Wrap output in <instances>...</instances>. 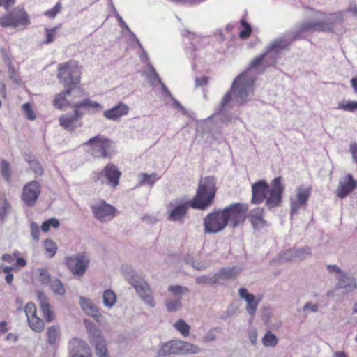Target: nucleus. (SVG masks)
Returning a JSON list of instances; mask_svg holds the SVG:
<instances>
[{
    "instance_id": "obj_27",
    "label": "nucleus",
    "mask_w": 357,
    "mask_h": 357,
    "mask_svg": "<svg viewBox=\"0 0 357 357\" xmlns=\"http://www.w3.org/2000/svg\"><path fill=\"white\" fill-rule=\"evenodd\" d=\"M84 324L87 331L89 340L92 344L105 339L100 329L92 321L85 319Z\"/></svg>"
},
{
    "instance_id": "obj_57",
    "label": "nucleus",
    "mask_w": 357,
    "mask_h": 357,
    "mask_svg": "<svg viewBox=\"0 0 357 357\" xmlns=\"http://www.w3.org/2000/svg\"><path fill=\"white\" fill-rule=\"evenodd\" d=\"M1 174L5 179L9 180L11 174L9 163L4 160L1 161Z\"/></svg>"
},
{
    "instance_id": "obj_12",
    "label": "nucleus",
    "mask_w": 357,
    "mask_h": 357,
    "mask_svg": "<svg viewBox=\"0 0 357 357\" xmlns=\"http://www.w3.org/2000/svg\"><path fill=\"white\" fill-rule=\"evenodd\" d=\"M227 224L223 217L221 209L215 210L208 213L204 219V232L217 234L222 231Z\"/></svg>"
},
{
    "instance_id": "obj_47",
    "label": "nucleus",
    "mask_w": 357,
    "mask_h": 357,
    "mask_svg": "<svg viewBox=\"0 0 357 357\" xmlns=\"http://www.w3.org/2000/svg\"><path fill=\"white\" fill-rule=\"evenodd\" d=\"M294 252L295 258H298L300 259H304L306 256L310 255L312 253L311 248L308 246L294 248Z\"/></svg>"
},
{
    "instance_id": "obj_46",
    "label": "nucleus",
    "mask_w": 357,
    "mask_h": 357,
    "mask_svg": "<svg viewBox=\"0 0 357 357\" xmlns=\"http://www.w3.org/2000/svg\"><path fill=\"white\" fill-rule=\"evenodd\" d=\"M241 25L243 29L240 31L239 37L243 40L247 39L252 33V27L245 19L241 20Z\"/></svg>"
},
{
    "instance_id": "obj_1",
    "label": "nucleus",
    "mask_w": 357,
    "mask_h": 357,
    "mask_svg": "<svg viewBox=\"0 0 357 357\" xmlns=\"http://www.w3.org/2000/svg\"><path fill=\"white\" fill-rule=\"evenodd\" d=\"M216 191V179L214 176L202 178L192 199L184 202L177 199L169 203V207L172 209L169 210L168 220L183 222V218L189 207L198 210L207 209L212 205Z\"/></svg>"
},
{
    "instance_id": "obj_8",
    "label": "nucleus",
    "mask_w": 357,
    "mask_h": 357,
    "mask_svg": "<svg viewBox=\"0 0 357 357\" xmlns=\"http://www.w3.org/2000/svg\"><path fill=\"white\" fill-rule=\"evenodd\" d=\"M84 145L91 147V154L97 158H110L115 153V144L104 135H98L89 139Z\"/></svg>"
},
{
    "instance_id": "obj_9",
    "label": "nucleus",
    "mask_w": 357,
    "mask_h": 357,
    "mask_svg": "<svg viewBox=\"0 0 357 357\" xmlns=\"http://www.w3.org/2000/svg\"><path fill=\"white\" fill-rule=\"evenodd\" d=\"M248 211V204L240 202L233 203L221 210L227 225L233 228L243 224Z\"/></svg>"
},
{
    "instance_id": "obj_42",
    "label": "nucleus",
    "mask_w": 357,
    "mask_h": 357,
    "mask_svg": "<svg viewBox=\"0 0 357 357\" xmlns=\"http://www.w3.org/2000/svg\"><path fill=\"white\" fill-rule=\"evenodd\" d=\"M93 344L95 347L96 354L98 357H109L105 339Z\"/></svg>"
},
{
    "instance_id": "obj_43",
    "label": "nucleus",
    "mask_w": 357,
    "mask_h": 357,
    "mask_svg": "<svg viewBox=\"0 0 357 357\" xmlns=\"http://www.w3.org/2000/svg\"><path fill=\"white\" fill-rule=\"evenodd\" d=\"M168 291L171 292L176 298L181 300L182 296L189 291L188 287H183L181 285H170L168 287Z\"/></svg>"
},
{
    "instance_id": "obj_18",
    "label": "nucleus",
    "mask_w": 357,
    "mask_h": 357,
    "mask_svg": "<svg viewBox=\"0 0 357 357\" xmlns=\"http://www.w3.org/2000/svg\"><path fill=\"white\" fill-rule=\"evenodd\" d=\"M344 20V14L342 11L329 14L324 20H321L323 32H336L342 27Z\"/></svg>"
},
{
    "instance_id": "obj_23",
    "label": "nucleus",
    "mask_w": 357,
    "mask_h": 357,
    "mask_svg": "<svg viewBox=\"0 0 357 357\" xmlns=\"http://www.w3.org/2000/svg\"><path fill=\"white\" fill-rule=\"evenodd\" d=\"M356 187V181L351 174L347 175L344 181H340L337 189V195L341 198H345Z\"/></svg>"
},
{
    "instance_id": "obj_38",
    "label": "nucleus",
    "mask_w": 357,
    "mask_h": 357,
    "mask_svg": "<svg viewBox=\"0 0 357 357\" xmlns=\"http://www.w3.org/2000/svg\"><path fill=\"white\" fill-rule=\"evenodd\" d=\"M166 310L169 312H176L182 307L180 298H168L165 301Z\"/></svg>"
},
{
    "instance_id": "obj_63",
    "label": "nucleus",
    "mask_w": 357,
    "mask_h": 357,
    "mask_svg": "<svg viewBox=\"0 0 357 357\" xmlns=\"http://www.w3.org/2000/svg\"><path fill=\"white\" fill-rule=\"evenodd\" d=\"M208 82V77L203 76L195 79V87H201L206 86Z\"/></svg>"
},
{
    "instance_id": "obj_51",
    "label": "nucleus",
    "mask_w": 357,
    "mask_h": 357,
    "mask_svg": "<svg viewBox=\"0 0 357 357\" xmlns=\"http://www.w3.org/2000/svg\"><path fill=\"white\" fill-rule=\"evenodd\" d=\"M61 25L59 26H55L52 29L45 28V33H46V39L43 42L45 44H50L54 42L56 37V32L58 29H59Z\"/></svg>"
},
{
    "instance_id": "obj_53",
    "label": "nucleus",
    "mask_w": 357,
    "mask_h": 357,
    "mask_svg": "<svg viewBox=\"0 0 357 357\" xmlns=\"http://www.w3.org/2000/svg\"><path fill=\"white\" fill-rule=\"evenodd\" d=\"M24 312L27 319L36 316V307L32 302L28 303L24 308Z\"/></svg>"
},
{
    "instance_id": "obj_55",
    "label": "nucleus",
    "mask_w": 357,
    "mask_h": 357,
    "mask_svg": "<svg viewBox=\"0 0 357 357\" xmlns=\"http://www.w3.org/2000/svg\"><path fill=\"white\" fill-rule=\"evenodd\" d=\"M61 8V3L58 2L52 8L45 12V15L49 18H54L60 12Z\"/></svg>"
},
{
    "instance_id": "obj_50",
    "label": "nucleus",
    "mask_w": 357,
    "mask_h": 357,
    "mask_svg": "<svg viewBox=\"0 0 357 357\" xmlns=\"http://www.w3.org/2000/svg\"><path fill=\"white\" fill-rule=\"evenodd\" d=\"M10 206L6 199H4L2 205L0 206V220L3 222L8 215Z\"/></svg>"
},
{
    "instance_id": "obj_14",
    "label": "nucleus",
    "mask_w": 357,
    "mask_h": 357,
    "mask_svg": "<svg viewBox=\"0 0 357 357\" xmlns=\"http://www.w3.org/2000/svg\"><path fill=\"white\" fill-rule=\"evenodd\" d=\"M89 264V259L84 253H78L66 258V265L74 275H83Z\"/></svg>"
},
{
    "instance_id": "obj_25",
    "label": "nucleus",
    "mask_w": 357,
    "mask_h": 357,
    "mask_svg": "<svg viewBox=\"0 0 357 357\" xmlns=\"http://www.w3.org/2000/svg\"><path fill=\"white\" fill-rule=\"evenodd\" d=\"M254 229L261 230L266 226V220L264 218V209L256 208L251 210L248 215Z\"/></svg>"
},
{
    "instance_id": "obj_44",
    "label": "nucleus",
    "mask_w": 357,
    "mask_h": 357,
    "mask_svg": "<svg viewBox=\"0 0 357 357\" xmlns=\"http://www.w3.org/2000/svg\"><path fill=\"white\" fill-rule=\"evenodd\" d=\"M174 327L183 336L189 335L190 327L184 320L179 319L174 324Z\"/></svg>"
},
{
    "instance_id": "obj_30",
    "label": "nucleus",
    "mask_w": 357,
    "mask_h": 357,
    "mask_svg": "<svg viewBox=\"0 0 357 357\" xmlns=\"http://www.w3.org/2000/svg\"><path fill=\"white\" fill-rule=\"evenodd\" d=\"M312 31V32H323L322 21L319 20H307L302 22L298 25V32Z\"/></svg>"
},
{
    "instance_id": "obj_41",
    "label": "nucleus",
    "mask_w": 357,
    "mask_h": 357,
    "mask_svg": "<svg viewBox=\"0 0 357 357\" xmlns=\"http://www.w3.org/2000/svg\"><path fill=\"white\" fill-rule=\"evenodd\" d=\"M45 253L48 255L50 258L53 257L58 250L56 244L50 238H47L43 241Z\"/></svg>"
},
{
    "instance_id": "obj_24",
    "label": "nucleus",
    "mask_w": 357,
    "mask_h": 357,
    "mask_svg": "<svg viewBox=\"0 0 357 357\" xmlns=\"http://www.w3.org/2000/svg\"><path fill=\"white\" fill-rule=\"evenodd\" d=\"M128 112L129 107L120 102L111 109L104 111L103 116L107 119L116 121L119 120L121 116L128 114Z\"/></svg>"
},
{
    "instance_id": "obj_29",
    "label": "nucleus",
    "mask_w": 357,
    "mask_h": 357,
    "mask_svg": "<svg viewBox=\"0 0 357 357\" xmlns=\"http://www.w3.org/2000/svg\"><path fill=\"white\" fill-rule=\"evenodd\" d=\"M266 61H270V56L265 51V52L258 55L251 61L249 68L254 69L259 73H262L268 68L265 66Z\"/></svg>"
},
{
    "instance_id": "obj_3",
    "label": "nucleus",
    "mask_w": 357,
    "mask_h": 357,
    "mask_svg": "<svg viewBox=\"0 0 357 357\" xmlns=\"http://www.w3.org/2000/svg\"><path fill=\"white\" fill-rule=\"evenodd\" d=\"M69 105L75 109L74 112L61 115L59 118L60 126L68 132H73L82 126L81 121L84 116L82 109L92 112H100L102 109V106L100 104L88 98L82 101L69 103Z\"/></svg>"
},
{
    "instance_id": "obj_15",
    "label": "nucleus",
    "mask_w": 357,
    "mask_h": 357,
    "mask_svg": "<svg viewBox=\"0 0 357 357\" xmlns=\"http://www.w3.org/2000/svg\"><path fill=\"white\" fill-rule=\"evenodd\" d=\"M91 211L94 217L101 222H105L112 220L116 215V208L105 201L91 206Z\"/></svg>"
},
{
    "instance_id": "obj_26",
    "label": "nucleus",
    "mask_w": 357,
    "mask_h": 357,
    "mask_svg": "<svg viewBox=\"0 0 357 357\" xmlns=\"http://www.w3.org/2000/svg\"><path fill=\"white\" fill-rule=\"evenodd\" d=\"M38 299L40 303V306L43 312L44 319L47 322H51L54 320V313L51 310V306L48 302L46 296L42 292L38 291L37 292Z\"/></svg>"
},
{
    "instance_id": "obj_64",
    "label": "nucleus",
    "mask_w": 357,
    "mask_h": 357,
    "mask_svg": "<svg viewBox=\"0 0 357 357\" xmlns=\"http://www.w3.org/2000/svg\"><path fill=\"white\" fill-rule=\"evenodd\" d=\"M215 329L210 330L206 335L203 337L204 342H210L215 340L216 336L213 332Z\"/></svg>"
},
{
    "instance_id": "obj_39",
    "label": "nucleus",
    "mask_w": 357,
    "mask_h": 357,
    "mask_svg": "<svg viewBox=\"0 0 357 357\" xmlns=\"http://www.w3.org/2000/svg\"><path fill=\"white\" fill-rule=\"evenodd\" d=\"M261 342L265 347H275L278 342V339L271 331H267Z\"/></svg>"
},
{
    "instance_id": "obj_2",
    "label": "nucleus",
    "mask_w": 357,
    "mask_h": 357,
    "mask_svg": "<svg viewBox=\"0 0 357 357\" xmlns=\"http://www.w3.org/2000/svg\"><path fill=\"white\" fill-rule=\"evenodd\" d=\"M255 79L250 77L246 72L241 73L233 82L231 89L227 91L221 100L218 113L222 114L220 121L227 122L229 118L224 114L226 106L233 99L238 106H243L248 100L249 96L253 93Z\"/></svg>"
},
{
    "instance_id": "obj_20",
    "label": "nucleus",
    "mask_w": 357,
    "mask_h": 357,
    "mask_svg": "<svg viewBox=\"0 0 357 357\" xmlns=\"http://www.w3.org/2000/svg\"><path fill=\"white\" fill-rule=\"evenodd\" d=\"M311 188L298 187L296 190V198L291 197V215L296 213L301 206L306 204L310 195Z\"/></svg>"
},
{
    "instance_id": "obj_28",
    "label": "nucleus",
    "mask_w": 357,
    "mask_h": 357,
    "mask_svg": "<svg viewBox=\"0 0 357 357\" xmlns=\"http://www.w3.org/2000/svg\"><path fill=\"white\" fill-rule=\"evenodd\" d=\"M240 271L241 268L236 266L221 268L216 273H215L218 284H220L222 281L228 280L236 278Z\"/></svg>"
},
{
    "instance_id": "obj_49",
    "label": "nucleus",
    "mask_w": 357,
    "mask_h": 357,
    "mask_svg": "<svg viewBox=\"0 0 357 357\" xmlns=\"http://www.w3.org/2000/svg\"><path fill=\"white\" fill-rule=\"evenodd\" d=\"M245 301L247 303L246 310L250 317H253L256 312L259 301L255 300V296H253L250 301L247 300Z\"/></svg>"
},
{
    "instance_id": "obj_16",
    "label": "nucleus",
    "mask_w": 357,
    "mask_h": 357,
    "mask_svg": "<svg viewBox=\"0 0 357 357\" xmlns=\"http://www.w3.org/2000/svg\"><path fill=\"white\" fill-rule=\"evenodd\" d=\"M68 357H92V352L88 344L79 339L73 338L68 342Z\"/></svg>"
},
{
    "instance_id": "obj_13",
    "label": "nucleus",
    "mask_w": 357,
    "mask_h": 357,
    "mask_svg": "<svg viewBox=\"0 0 357 357\" xmlns=\"http://www.w3.org/2000/svg\"><path fill=\"white\" fill-rule=\"evenodd\" d=\"M284 186L281 182V177L275 178L271 182V188L268 191V197H266V206L268 209H272L280 205L282 202V196Z\"/></svg>"
},
{
    "instance_id": "obj_33",
    "label": "nucleus",
    "mask_w": 357,
    "mask_h": 357,
    "mask_svg": "<svg viewBox=\"0 0 357 357\" xmlns=\"http://www.w3.org/2000/svg\"><path fill=\"white\" fill-rule=\"evenodd\" d=\"M72 89H66V90L61 92L60 93L55 96L54 100H53V105L55 107L58 109H62L63 106H65L66 104L73 103V102H68L66 96L67 95H70L73 93Z\"/></svg>"
},
{
    "instance_id": "obj_7",
    "label": "nucleus",
    "mask_w": 357,
    "mask_h": 357,
    "mask_svg": "<svg viewBox=\"0 0 357 357\" xmlns=\"http://www.w3.org/2000/svg\"><path fill=\"white\" fill-rule=\"evenodd\" d=\"M200 348L193 344L178 340H173L160 345L157 351L158 357H166L170 355L196 354L199 353Z\"/></svg>"
},
{
    "instance_id": "obj_31",
    "label": "nucleus",
    "mask_w": 357,
    "mask_h": 357,
    "mask_svg": "<svg viewBox=\"0 0 357 357\" xmlns=\"http://www.w3.org/2000/svg\"><path fill=\"white\" fill-rule=\"evenodd\" d=\"M138 178L139 181L137 185V187H141L146 185L152 187L154 183L159 179V177L156 173H152L150 174L146 173H140L138 175Z\"/></svg>"
},
{
    "instance_id": "obj_21",
    "label": "nucleus",
    "mask_w": 357,
    "mask_h": 357,
    "mask_svg": "<svg viewBox=\"0 0 357 357\" xmlns=\"http://www.w3.org/2000/svg\"><path fill=\"white\" fill-rule=\"evenodd\" d=\"M336 289H344L345 293H350L357 289V282L351 273L341 272L337 278Z\"/></svg>"
},
{
    "instance_id": "obj_61",
    "label": "nucleus",
    "mask_w": 357,
    "mask_h": 357,
    "mask_svg": "<svg viewBox=\"0 0 357 357\" xmlns=\"http://www.w3.org/2000/svg\"><path fill=\"white\" fill-rule=\"evenodd\" d=\"M210 264L208 262L206 261H195L194 262V264L192 265V268L197 271H204L208 267H209Z\"/></svg>"
},
{
    "instance_id": "obj_56",
    "label": "nucleus",
    "mask_w": 357,
    "mask_h": 357,
    "mask_svg": "<svg viewBox=\"0 0 357 357\" xmlns=\"http://www.w3.org/2000/svg\"><path fill=\"white\" fill-rule=\"evenodd\" d=\"M30 230L31 238L35 241L39 240L40 233L38 224L31 222L30 224Z\"/></svg>"
},
{
    "instance_id": "obj_45",
    "label": "nucleus",
    "mask_w": 357,
    "mask_h": 357,
    "mask_svg": "<svg viewBox=\"0 0 357 357\" xmlns=\"http://www.w3.org/2000/svg\"><path fill=\"white\" fill-rule=\"evenodd\" d=\"M37 272L39 275V281L42 284L47 285L52 280L47 268H39L37 269Z\"/></svg>"
},
{
    "instance_id": "obj_37",
    "label": "nucleus",
    "mask_w": 357,
    "mask_h": 357,
    "mask_svg": "<svg viewBox=\"0 0 357 357\" xmlns=\"http://www.w3.org/2000/svg\"><path fill=\"white\" fill-rule=\"evenodd\" d=\"M49 285L52 289V291L58 295L63 296L66 293V289L63 286V284L61 281L57 278H54L49 283Z\"/></svg>"
},
{
    "instance_id": "obj_5",
    "label": "nucleus",
    "mask_w": 357,
    "mask_h": 357,
    "mask_svg": "<svg viewBox=\"0 0 357 357\" xmlns=\"http://www.w3.org/2000/svg\"><path fill=\"white\" fill-rule=\"evenodd\" d=\"M81 71L75 61L59 64L57 78L60 84L67 89L71 88L73 93L82 94L78 84L80 81Z\"/></svg>"
},
{
    "instance_id": "obj_36",
    "label": "nucleus",
    "mask_w": 357,
    "mask_h": 357,
    "mask_svg": "<svg viewBox=\"0 0 357 357\" xmlns=\"http://www.w3.org/2000/svg\"><path fill=\"white\" fill-rule=\"evenodd\" d=\"M195 282L199 285L212 286L217 284V280L215 274L212 276L203 275L195 278Z\"/></svg>"
},
{
    "instance_id": "obj_34",
    "label": "nucleus",
    "mask_w": 357,
    "mask_h": 357,
    "mask_svg": "<svg viewBox=\"0 0 357 357\" xmlns=\"http://www.w3.org/2000/svg\"><path fill=\"white\" fill-rule=\"evenodd\" d=\"M61 336L60 327L56 325L50 326L47 331V342L50 345H54L57 339Z\"/></svg>"
},
{
    "instance_id": "obj_62",
    "label": "nucleus",
    "mask_w": 357,
    "mask_h": 357,
    "mask_svg": "<svg viewBox=\"0 0 357 357\" xmlns=\"http://www.w3.org/2000/svg\"><path fill=\"white\" fill-rule=\"evenodd\" d=\"M248 337L251 344L255 346L257 344V331L256 329L252 328L249 331Z\"/></svg>"
},
{
    "instance_id": "obj_19",
    "label": "nucleus",
    "mask_w": 357,
    "mask_h": 357,
    "mask_svg": "<svg viewBox=\"0 0 357 357\" xmlns=\"http://www.w3.org/2000/svg\"><path fill=\"white\" fill-rule=\"evenodd\" d=\"M269 185L265 180H259L252 185V199L251 203L253 204H259L266 198Z\"/></svg>"
},
{
    "instance_id": "obj_54",
    "label": "nucleus",
    "mask_w": 357,
    "mask_h": 357,
    "mask_svg": "<svg viewBox=\"0 0 357 357\" xmlns=\"http://www.w3.org/2000/svg\"><path fill=\"white\" fill-rule=\"evenodd\" d=\"M280 260L282 262H288L295 258V255L293 249L287 250L280 254Z\"/></svg>"
},
{
    "instance_id": "obj_11",
    "label": "nucleus",
    "mask_w": 357,
    "mask_h": 357,
    "mask_svg": "<svg viewBox=\"0 0 357 357\" xmlns=\"http://www.w3.org/2000/svg\"><path fill=\"white\" fill-rule=\"evenodd\" d=\"M29 24L30 20L28 13L23 8L19 6L0 17V26L3 28L26 26Z\"/></svg>"
},
{
    "instance_id": "obj_32",
    "label": "nucleus",
    "mask_w": 357,
    "mask_h": 357,
    "mask_svg": "<svg viewBox=\"0 0 357 357\" xmlns=\"http://www.w3.org/2000/svg\"><path fill=\"white\" fill-rule=\"evenodd\" d=\"M149 71L146 73V77L149 84L155 87L157 84H162V80L153 65L148 62Z\"/></svg>"
},
{
    "instance_id": "obj_52",
    "label": "nucleus",
    "mask_w": 357,
    "mask_h": 357,
    "mask_svg": "<svg viewBox=\"0 0 357 357\" xmlns=\"http://www.w3.org/2000/svg\"><path fill=\"white\" fill-rule=\"evenodd\" d=\"M337 109L349 112H354L356 110L357 111V102L348 101L345 103L340 102L338 104Z\"/></svg>"
},
{
    "instance_id": "obj_60",
    "label": "nucleus",
    "mask_w": 357,
    "mask_h": 357,
    "mask_svg": "<svg viewBox=\"0 0 357 357\" xmlns=\"http://www.w3.org/2000/svg\"><path fill=\"white\" fill-rule=\"evenodd\" d=\"M238 294L241 298L245 301L250 300L255 296L253 294H250L245 288L241 287L238 290Z\"/></svg>"
},
{
    "instance_id": "obj_40",
    "label": "nucleus",
    "mask_w": 357,
    "mask_h": 357,
    "mask_svg": "<svg viewBox=\"0 0 357 357\" xmlns=\"http://www.w3.org/2000/svg\"><path fill=\"white\" fill-rule=\"evenodd\" d=\"M30 328L35 332H41L44 328V322L38 317L35 316L27 319Z\"/></svg>"
},
{
    "instance_id": "obj_17",
    "label": "nucleus",
    "mask_w": 357,
    "mask_h": 357,
    "mask_svg": "<svg viewBox=\"0 0 357 357\" xmlns=\"http://www.w3.org/2000/svg\"><path fill=\"white\" fill-rule=\"evenodd\" d=\"M40 194V185L36 181H32L23 188L22 199L27 206L32 207L36 204Z\"/></svg>"
},
{
    "instance_id": "obj_48",
    "label": "nucleus",
    "mask_w": 357,
    "mask_h": 357,
    "mask_svg": "<svg viewBox=\"0 0 357 357\" xmlns=\"http://www.w3.org/2000/svg\"><path fill=\"white\" fill-rule=\"evenodd\" d=\"M31 157L26 159L29 164L30 169L37 175H42L43 169L41 165L37 160L31 159Z\"/></svg>"
},
{
    "instance_id": "obj_10",
    "label": "nucleus",
    "mask_w": 357,
    "mask_h": 357,
    "mask_svg": "<svg viewBox=\"0 0 357 357\" xmlns=\"http://www.w3.org/2000/svg\"><path fill=\"white\" fill-rule=\"evenodd\" d=\"M121 176V172L118 167L113 163H109L102 171L93 172L91 178L96 183H105L115 188L119 185Z\"/></svg>"
},
{
    "instance_id": "obj_22",
    "label": "nucleus",
    "mask_w": 357,
    "mask_h": 357,
    "mask_svg": "<svg viewBox=\"0 0 357 357\" xmlns=\"http://www.w3.org/2000/svg\"><path fill=\"white\" fill-rule=\"evenodd\" d=\"M79 305L83 311H84L88 315L91 316L96 321L101 322L102 321L103 316L100 314L98 308L91 299L84 296H80Z\"/></svg>"
},
{
    "instance_id": "obj_59",
    "label": "nucleus",
    "mask_w": 357,
    "mask_h": 357,
    "mask_svg": "<svg viewBox=\"0 0 357 357\" xmlns=\"http://www.w3.org/2000/svg\"><path fill=\"white\" fill-rule=\"evenodd\" d=\"M319 305L313 304L311 302H307L302 308L304 312H317L319 310Z\"/></svg>"
},
{
    "instance_id": "obj_35",
    "label": "nucleus",
    "mask_w": 357,
    "mask_h": 357,
    "mask_svg": "<svg viewBox=\"0 0 357 357\" xmlns=\"http://www.w3.org/2000/svg\"><path fill=\"white\" fill-rule=\"evenodd\" d=\"M103 304L108 308L112 307L116 301V296L111 289L105 290L102 294Z\"/></svg>"
},
{
    "instance_id": "obj_58",
    "label": "nucleus",
    "mask_w": 357,
    "mask_h": 357,
    "mask_svg": "<svg viewBox=\"0 0 357 357\" xmlns=\"http://www.w3.org/2000/svg\"><path fill=\"white\" fill-rule=\"evenodd\" d=\"M22 108L28 119L34 120L36 119V115L32 110L31 106L29 103H24L22 105Z\"/></svg>"
},
{
    "instance_id": "obj_4",
    "label": "nucleus",
    "mask_w": 357,
    "mask_h": 357,
    "mask_svg": "<svg viewBox=\"0 0 357 357\" xmlns=\"http://www.w3.org/2000/svg\"><path fill=\"white\" fill-rule=\"evenodd\" d=\"M121 271L126 280L135 288L142 300L151 307H154L155 301L152 290L142 275L128 265L122 266Z\"/></svg>"
},
{
    "instance_id": "obj_6",
    "label": "nucleus",
    "mask_w": 357,
    "mask_h": 357,
    "mask_svg": "<svg viewBox=\"0 0 357 357\" xmlns=\"http://www.w3.org/2000/svg\"><path fill=\"white\" fill-rule=\"evenodd\" d=\"M299 38H301V33L292 32L286 33L271 41L266 48V52L270 56V61H265L266 67L275 66L279 54L282 51L288 50L294 40Z\"/></svg>"
}]
</instances>
